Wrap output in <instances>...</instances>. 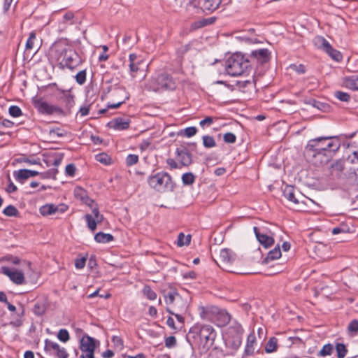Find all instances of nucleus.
<instances>
[{"instance_id":"f257e3e1","label":"nucleus","mask_w":358,"mask_h":358,"mask_svg":"<svg viewBox=\"0 0 358 358\" xmlns=\"http://www.w3.org/2000/svg\"><path fill=\"white\" fill-rule=\"evenodd\" d=\"M215 336L212 326L196 323L189 330L187 340L192 349L196 348L200 354H205L213 345Z\"/></svg>"},{"instance_id":"680f3d73","label":"nucleus","mask_w":358,"mask_h":358,"mask_svg":"<svg viewBox=\"0 0 358 358\" xmlns=\"http://www.w3.org/2000/svg\"><path fill=\"white\" fill-rule=\"evenodd\" d=\"M85 262H86V259L84 257L81 258V259H76V262H75V266L79 269L83 268L85 266Z\"/></svg>"},{"instance_id":"c9c22d12","label":"nucleus","mask_w":358,"mask_h":358,"mask_svg":"<svg viewBox=\"0 0 358 358\" xmlns=\"http://www.w3.org/2000/svg\"><path fill=\"white\" fill-rule=\"evenodd\" d=\"M348 332L351 336H355L358 334V320L355 319L352 320L348 326Z\"/></svg>"},{"instance_id":"dca6fc26","label":"nucleus","mask_w":358,"mask_h":358,"mask_svg":"<svg viewBox=\"0 0 358 358\" xmlns=\"http://www.w3.org/2000/svg\"><path fill=\"white\" fill-rule=\"evenodd\" d=\"M68 206L65 204L55 205L52 203L45 204L39 209L40 213L43 216H48L57 213H63L66 211Z\"/></svg>"},{"instance_id":"c03bdc74","label":"nucleus","mask_w":358,"mask_h":358,"mask_svg":"<svg viewBox=\"0 0 358 358\" xmlns=\"http://www.w3.org/2000/svg\"><path fill=\"white\" fill-rule=\"evenodd\" d=\"M36 39V32L31 31L29 34V36L26 43V50H31L34 48Z\"/></svg>"},{"instance_id":"79ce46f5","label":"nucleus","mask_w":358,"mask_h":358,"mask_svg":"<svg viewBox=\"0 0 358 358\" xmlns=\"http://www.w3.org/2000/svg\"><path fill=\"white\" fill-rule=\"evenodd\" d=\"M234 333L235 335L242 336L243 333V329L239 323H235L231 326L229 329V334H231Z\"/></svg>"},{"instance_id":"2eb2a0df","label":"nucleus","mask_w":358,"mask_h":358,"mask_svg":"<svg viewBox=\"0 0 358 358\" xmlns=\"http://www.w3.org/2000/svg\"><path fill=\"white\" fill-rule=\"evenodd\" d=\"M111 96L115 101H117V102L114 103H108L107 106L109 108H117L123 103H124V101L127 99H129V94L124 87L115 88L112 92Z\"/></svg>"},{"instance_id":"f03ea898","label":"nucleus","mask_w":358,"mask_h":358,"mask_svg":"<svg viewBox=\"0 0 358 358\" xmlns=\"http://www.w3.org/2000/svg\"><path fill=\"white\" fill-rule=\"evenodd\" d=\"M51 52L59 64L73 69L80 62V57L73 48L66 41H59L51 48Z\"/></svg>"},{"instance_id":"864d4df0","label":"nucleus","mask_w":358,"mask_h":358,"mask_svg":"<svg viewBox=\"0 0 358 358\" xmlns=\"http://www.w3.org/2000/svg\"><path fill=\"white\" fill-rule=\"evenodd\" d=\"M223 139L225 143H234L236 141V136L231 132H227L224 135Z\"/></svg>"},{"instance_id":"69168bd1","label":"nucleus","mask_w":358,"mask_h":358,"mask_svg":"<svg viewBox=\"0 0 358 358\" xmlns=\"http://www.w3.org/2000/svg\"><path fill=\"white\" fill-rule=\"evenodd\" d=\"M63 156H64L63 154H59V155L56 156V157H55V159H54V162H53V164L55 166H59L62 163V159H63Z\"/></svg>"},{"instance_id":"39448f33","label":"nucleus","mask_w":358,"mask_h":358,"mask_svg":"<svg viewBox=\"0 0 358 358\" xmlns=\"http://www.w3.org/2000/svg\"><path fill=\"white\" fill-rule=\"evenodd\" d=\"M165 303L167 305L166 311L170 314L185 313L187 303L177 292L170 291L164 294Z\"/></svg>"},{"instance_id":"1a4fd4ad","label":"nucleus","mask_w":358,"mask_h":358,"mask_svg":"<svg viewBox=\"0 0 358 358\" xmlns=\"http://www.w3.org/2000/svg\"><path fill=\"white\" fill-rule=\"evenodd\" d=\"M44 349L47 353L58 358L69 357V354L64 348L61 347L58 343L50 340L46 339L45 341Z\"/></svg>"},{"instance_id":"72a5a7b5","label":"nucleus","mask_w":358,"mask_h":358,"mask_svg":"<svg viewBox=\"0 0 358 358\" xmlns=\"http://www.w3.org/2000/svg\"><path fill=\"white\" fill-rule=\"evenodd\" d=\"M62 100L69 110H70L75 104L74 96L71 94L69 92L64 93Z\"/></svg>"},{"instance_id":"5fc2aeb1","label":"nucleus","mask_w":358,"mask_h":358,"mask_svg":"<svg viewBox=\"0 0 358 358\" xmlns=\"http://www.w3.org/2000/svg\"><path fill=\"white\" fill-rule=\"evenodd\" d=\"M176 338L173 336H169L165 340V345L166 348H171L176 345Z\"/></svg>"},{"instance_id":"de8ad7c7","label":"nucleus","mask_w":358,"mask_h":358,"mask_svg":"<svg viewBox=\"0 0 358 358\" xmlns=\"http://www.w3.org/2000/svg\"><path fill=\"white\" fill-rule=\"evenodd\" d=\"M333 350V345L330 343L324 345L319 352V355L322 357L330 355Z\"/></svg>"},{"instance_id":"412c9836","label":"nucleus","mask_w":358,"mask_h":358,"mask_svg":"<svg viewBox=\"0 0 358 358\" xmlns=\"http://www.w3.org/2000/svg\"><path fill=\"white\" fill-rule=\"evenodd\" d=\"M130 120L128 118L116 117L108 123L110 128L122 131L129 127Z\"/></svg>"},{"instance_id":"3c124183","label":"nucleus","mask_w":358,"mask_h":358,"mask_svg":"<svg viewBox=\"0 0 358 358\" xmlns=\"http://www.w3.org/2000/svg\"><path fill=\"white\" fill-rule=\"evenodd\" d=\"M9 114L14 117H17L22 115V110L20 107L17 106H12L8 109Z\"/></svg>"},{"instance_id":"37998d69","label":"nucleus","mask_w":358,"mask_h":358,"mask_svg":"<svg viewBox=\"0 0 358 358\" xmlns=\"http://www.w3.org/2000/svg\"><path fill=\"white\" fill-rule=\"evenodd\" d=\"M202 139L205 148H211L216 145L215 139L210 136H203Z\"/></svg>"},{"instance_id":"473e14b6","label":"nucleus","mask_w":358,"mask_h":358,"mask_svg":"<svg viewBox=\"0 0 358 358\" xmlns=\"http://www.w3.org/2000/svg\"><path fill=\"white\" fill-rule=\"evenodd\" d=\"M278 347V339L275 337H271L265 345V351L267 353H271L276 351Z\"/></svg>"},{"instance_id":"052dcab7","label":"nucleus","mask_w":358,"mask_h":358,"mask_svg":"<svg viewBox=\"0 0 358 358\" xmlns=\"http://www.w3.org/2000/svg\"><path fill=\"white\" fill-rule=\"evenodd\" d=\"M65 171L67 175L73 176L75 174L76 167L73 164H68L66 166Z\"/></svg>"},{"instance_id":"a18cd8bd","label":"nucleus","mask_w":358,"mask_h":358,"mask_svg":"<svg viewBox=\"0 0 358 358\" xmlns=\"http://www.w3.org/2000/svg\"><path fill=\"white\" fill-rule=\"evenodd\" d=\"M86 70H82L79 71L75 76L76 80L78 84L83 85L86 81Z\"/></svg>"},{"instance_id":"0e129e2a","label":"nucleus","mask_w":358,"mask_h":358,"mask_svg":"<svg viewBox=\"0 0 358 358\" xmlns=\"http://www.w3.org/2000/svg\"><path fill=\"white\" fill-rule=\"evenodd\" d=\"M94 351H81L80 358H94Z\"/></svg>"},{"instance_id":"f3484780","label":"nucleus","mask_w":358,"mask_h":358,"mask_svg":"<svg viewBox=\"0 0 358 358\" xmlns=\"http://www.w3.org/2000/svg\"><path fill=\"white\" fill-rule=\"evenodd\" d=\"M234 259L233 252L230 250L224 248L220 251L218 260L215 262L219 266L228 270L227 267L232 263Z\"/></svg>"},{"instance_id":"f8f14e48","label":"nucleus","mask_w":358,"mask_h":358,"mask_svg":"<svg viewBox=\"0 0 358 358\" xmlns=\"http://www.w3.org/2000/svg\"><path fill=\"white\" fill-rule=\"evenodd\" d=\"M271 52L268 49L262 48L251 52L250 55V61L251 63L257 64H264L270 60Z\"/></svg>"},{"instance_id":"603ef678","label":"nucleus","mask_w":358,"mask_h":358,"mask_svg":"<svg viewBox=\"0 0 358 358\" xmlns=\"http://www.w3.org/2000/svg\"><path fill=\"white\" fill-rule=\"evenodd\" d=\"M335 96L342 101L348 102L350 99V96L346 93L341 91H337L335 92Z\"/></svg>"},{"instance_id":"e2e57ef3","label":"nucleus","mask_w":358,"mask_h":358,"mask_svg":"<svg viewBox=\"0 0 358 358\" xmlns=\"http://www.w3.org/2000/svg\"><path fill=\"white\" fill-rule=\"evenodd\" d=\"M112 341H113V343H114V345L116 347H117L119 348H122V346H123V341H122V340L120 337H118V336H113Z\"/></svg>"},{"instance_id":"4468645a","label":"nucleus","mask_w":358,"mask_h":358,"mask_svg":"<svg viewBox=\"0 0 358 358\" xmlns=\"http://www.w3.org/2000/svg\"><path fill=\"white\" fill-rule=\"evenodd\" d=\"M1 273L7 275L10 280L16 285H23L25 283L24 273L17 269H11L6 266L1 268Z\"/></svg>"},{"instance_id":"58836bf2","label":"nucleus","mask_w":358,"mask_h":358,"mask_svg":"<svg viewBox=\"0 0 358 358\" xmlns=\"http://www.w3.org/2000/svg\"><path fill=\"white\" fill-rule=\"evenodd\" d=\"M182 183L185 185H191L195 181V176L192 173H186L182 176Z\"/></svg>"},{"instance_id":"ea45409f","label":"nucleus","mask_w":358,"mask_h":358,"mask_svg":"<svg viewBox=\"0 0 358 358\" xmlns=\"http://www.w3.org/2000/svg\"><path fill=\"white\" fill-rule=\"evenodd\" d=\"M143 294L149 300H155L157 299V294L154 292L151 287L148 285H145L143 289Z\"/></svg>"},{"instance_id":"20e7f679","label":"nucleus","mask_w":358,"mask_h":358,"mask_svg":"<svg viewBox=\"0 0 358 358\" xmlns=\"http://www.w3.org/2000/svg\"><path fill=\"white\" fill-rule=\"evenodd\" d=\"M227 73L231 76H238L251 70L249 59L241 53H234L225 62Z\"/></svg>"},{"instance_id":"338daca9","label":"nucleus","mask_w":358,"mask_h":358,"mask_svg":"<svg viewBox=\"0 0 358 358\" xmlns=\"http://www.w3.org/2000/svg\"><path fill=\"white\" fill-rule=\"evenodd\" d=\"M73 17H74V14L72 12H68V13H65L63 16L64 20L65 22L71 21L73 19Z\"/></svg>"},{"instance_id":"774afa93","label":"nucleus","mask_w":358,"mask_h":358,"mask_svg":"<svg viewBox=\"0 0 358 358\" xmlns=\"http://www.w3.org/2000/svg\"><path fill=\"white\" fill-rule=\"evenodd\" d=\"M148 313L152 317H157V310L152 306H150Z\"/></svg>"},{"instance_id":"a19ab883","label":"nucleus","mask_w":358,"mask_h":358,"mask_svg":"<svg viewBox=\"0 0 358 358\" xmlns=\"http://www.w3.org/2000/svg\"><path fill=\"white\" fill-rule=\"evenodd\" d=\"M336 350L338 358H344L348 353V349L343 343H337L336 345Z\"/></svg>"},{"instance_id":"a211bd4d","label":"nucleus","mask_w":358,"mask_h":358,"mask_svg":"<svg viewBox=\"0 0 358 358\" xmlns=\"http://www.w3.org/2000/svg\"><path fill=\"white\" fill-rule=\"evenodd\" d=\"M177 160L181 166H188L192 162V154L185 147L178 148L176 150Z\"/></svg>"},{"instance_id":"09e8293b","label":"nucleus","mask_w":358,"mask_h":358,"mask_svg":"<svg viewBox=\"0 0 358 358\" xmlns=\"http://www.w3.org/2000/svg\"><path fill=\"white\" fill-rule=\"evenodd\" d=\"M197 129L195 127H187L180 131L182 135H184L187 137H192L196 134Z\"/></svg>"},{"instance_id":"4d7b16f0","label":"nucleus","mask_w":358,"mask_h":358,"mask_svg":"<svg viewBox=\"0 0 358 358\" xmlns=\"http://www.w3.org/2000/svg\"><path fill=\"white\" fill-rule=\"evenodd\" d=\"M213 122V118L212 117H206L199 122V125L204 129L205 127H210Z\"/></svg>"},{"instance_id":"c85d7f7f","label":"nucleus","mask_w":358,"mask_h":358,"mask_svg":"<svg viewBox=\"0 0 358 358\" xmlns=\"http://www.w3.org/2000/svg\"><path fill=\"white\" fill-rule=\"evenodd\" d=\"M283 194L285 197L289 201L295 204L299 203L298 200L295 198L294 189L293 186H286L284 189Z\"/></svg>"},{"instance_id":"bb28decb","label":"nucleus","mask_w":358,"mask_h":358,"mask_svg":"<svg viewBox=\"0 0 358 358\" xmlns=\"http://www.w3.org/2000/svg\"><path fill=\"white\" fill-rule=\"evenodd\" d=\"M226 343L229 348L236 350L242 343V336L234 334L230 336L229 335L226 338Z\"/></svg>"},{"instance_id":"bf43d9fd","label":"nucleus","mask_w":358,"mask_h":358,"mask_svg":"<svg viewBox=\"0 0 358 358\" xmlns=\"http://www.w3.org/2000/svg\"><path fill=\"white\" fill-rule=\"evenodd\" d=\"M166 163L169 165V166L170 167V169H181V167H182L181 165L180 164V163L179 164L177 163L175 159H171V158L167 159Z\"/></svg>"},{"instance_id":"4be33fe9","label":"nucleus","mask_w":358,"mask_h":358,"mask_svg":"<svg viewBox=\"0 0 358 358\" xmlns=\"http://www.w3.org/2000/svg\"><path fill=\"white\" fill-rule=\"evenodd\" d=\"M74 196L75 197L81 201L83 203L86 204L89 207H92V204H94V201L93 199H90L87 192L80 187H76L74 189Z\"/></svg>"},{"instance_id":"8fccbe9b","label":"nucleus","mask_w":358,"mask_h":358,"mask_svg":"<svg viewBox=\"0 0 358 358\" xmlns=\"http://www.w3.org/2000/svg\"><path fill=\"white\" fill-rule=\"evenodd\" d=\"M96 159L100 163H101L103 164H106V165L109 164L110 163V160H111L110 157L105 153H101V154L96 155Z\"/></svg>"},{"instance_id":"cd10ccee","label":"nucleus","mask_w":358,"mask_h":358,"mask_svg":"<svg viewBox=\"0 0 358 358\" xmlns=\"http://www.w3.org/2000/svg\"><path fill=\"white\" fill-rule=\"evenodd\" d=\"M280 257L281 250L280 247L277 245L268 253L267 257L264 259L263 262L267 264L270 260L277 259Z\"/></svg>"},{"instance_id":"e433bc0d","label":"nucleus","mask_w":358,"mask_h":358,"mask_svg":"<svg viewBox=\"0 0 358 358\" xmlns=\"http://www.w3.org/2000/svg\"><path fill=\"white\" fill-rule=\"evenodd\" d=\"M3 213L8 217H17L19 215L18 210L13 205H9L5 208Z\"/></svg>"},{"instance_id":"f704fd0d","label":"nucleus","mask_w":358,"mask_h":358,"mask_svg":"<svg viewBox=\"0 0 358 358\" xmlns=\"http://www.w3.org/2000/svg\"><path fill=\"white\" fill-rule=\"evenodd\" d=\"M191 241V236H185L183 233H180L178 237L177 244L178 246L182 247L184 245H188Z\"/></svg>"},{"instance_id":"423d86ee","label":"nucleus","mask_w":358,"mask_h":358,"mask_svg":"<svg viewBox=\"0 0 358 358\" xmlns=\"http://www.w3.org/2000/svg\"><path fill=\"white\" fill-rule=\"evenodd\" d=\"M150 187L159 192L171 190L173 187L171 176L165 172H159L148 178Z\"/></svg>"},{"instance_id":"6e6552de","label":"nucleus","mask_w":358,"mask_h":358,"mask_svg":"<svg viewBox=\"0 0 358 358\" xmlns=\"http://www.w3.org/2000/svg\"><path fill=\"white\" fill-rule=\"evenodd\" d=\"M314 43L318 48L323 50L327 53L334 60L339 62L342 59V55L341 52L331 45V44L322 36H317L314 38Z\"/></svg>"},{"instance_id":"4c0bfd02","label":"nucleus","mask_w":358,"mask_h":358,"mask_svg":"<svg viewBox=\"0 0 358 358\" xmlns=\"http://www.w3.org/2000/svg\"><path fill=\"white\" fill-rule=\"evenodd\" d=\"M14 176L15 179L21 182L29 178L27 169H20L17 172H15Z\"/></svg>"},{"instance_id":"2f4dec72","label":"nucleus","mask_w":358,"mask_h":358,"mask_svg":"<svg viewBox=\"0 0 358 358\" xmlns=\"http://www.w3.org/2000/svg\"><path fill=\"white\" fill-rule=\"evenodd\" d=\"M47 309V304L45 301H38L34 306V313L37 315H42Z\"/></svg>"},{"instance_id":"aec40b11","label":"nucleus","mask_w":358,"mask_h":358,"mask_svg":"<svg viewBox=\"0 0 358 358\" xmlns=\"http://www.w3.org/2000/svg\"><path fill=\"white\" fill-rule=\"evenodd\" d=\"M257 346V342L256 336H255L254 331H252L248 336L243 356L248 357V356L254 355Z\"/></svg>"},{"instance_id":"5701e85b","label":"nucleus","mask_w":358,"mask_h":358,"mask_svg":"<svg viewBox=\"0 0 358 358\" xmlns=\"http://www.w3.org/2000/svg\"><path fill=\"white\" fill-rule=\"evenodd\" d=\"M231 320V315L225 310L218 308V313H216L213 322L218 327H224L227 325Z\"/></svg>"},{"instance_id":"9d476101","label":"nucleus","mask_w":358,"mask_h":358,"mask_svg":"<svg viewBox=\"0 0 358 358\" xmlns=\"http://www.w3.org/2000/svg\"><path fill=\"white\" fill-rule=\"evenodd\" d=\"M90 208H92L93 215L86 214L85 215V220L87 222L88 228L92 231H94L96 229L97 224L102 222L104 217L103 215L99 213L96 204H92V207Z\"/></svg>"},{"instance_id":"393cba45","label":"nucleus","mask_w":358,"mask_h":358,"mask_svg":"<svg viewBox=\"0 0 358 358\" xmlns=\"http://www.w3.org/2000/svg\"><path fill=\"white\" fill-rule=\"evenodd\" d=\"M80 350L81 351H94L95 350V340L89 336H83L80 339Z\"/></svg>"},{"instance_id":"6ab92c4d","label":"nucleus","mask_w":358,"mask_h":358,"mask_svg":"<svg viewBox=\"0 0 358 358\" xmlns=\"http://www.w3.org/2000/svg\"><path fill=\"white\" fill-rule=\"evenodd\" d=\"M129 69L132 78L136 77V74L140 70L143 64V59L135 53H131L129 56Z\"/></svg>"},{"instance_id":"9b49d317","label":"nucleus","mask_w":358,"mask_h":358,"mask_svg":"<svg viewBox=\"0 0 358 358\" xmlns=\"http://www.w3.org/2000/svg\"><path fill=\"white\" fill-rule=\"evenodd\" d=\"M34 106L37 108L39 113L45 115L52 114H62L63 110L61 108L52 105L42 99L36 100L34 102Z\"/></svg>"},{"instance_id":"a878e982","label":"nucleus","mask_w":358,"mask_h":358,"mask_svg":"<svg viewBox=\"0 0 358 358\" xmlns=\"http://www.w3.org/2000/svg\"><path fill=\"white\" fill-rule=\"evenodd\" d=\"M342 84L348 89L358 91V75H352L343 78Z\"/></svg>"},{"instance_id":"13d9d810","label":"nucleus","mask_w":358,"mask_h":358,"mask_svg":"<svg viewBox=\"0 0 358 358\" xmlns=\"http://www.w3.org/2000/svg\"><path fill=\"white\" fill-rule=\"evenodd\" d=\"M289 69L292 70L299 73H305V66L303 64H291L289 66Z\"/></svg>"},{"instance_id":"ddd939ff","label":"nucleus","mask_w":358,"mask_h":358,"mask_svg":"<svg viewBox=\"0 0 358 358\" xmlns=\"http://www.w3.org/2000/svg\"><path fill=\"white\" fill-rule=\"evenodd\" d=\"M218 307L213 305H201L198 307V313L202 320L213 322L216 313H218Z\"/></svg>"},{"instance_id":"6e6d98bb","label":"nucleus","mask_w":358,"mask_h":358,"mask_svg":"<svg viewBox=\"0 0 358 358\" xmlns=\"http://www.w3.org/2000/svg\"><path fill=\"white\" fill-rule=\"evenodd\" d=\"M138 157L136 155H129L126 159L128 166H132L138 162Z\"/></svg>"},{"instance_id":"0eeeda50","label":"nucleus","mask_w":358,"mask_h":358,"mask_svg":"<svg viewBox=\"0 0 358 358\" xmlns=\"http://www.w3.org/2000/svg\"><path fill=\"white\" fill-rule=\"evenodd\" d=\"M150 88L155 92L159 90H173L176 88V83L169 74L163 73L152 79Z\"/></svg>"},{"instance_id":"c756f323","label":"nucleus","mask_w":358,"mask_h":358,"mask_svg":"<svg viewBox=\"0 0 358 358\" xmlns=\"http://www.w3.org/2000/svg\"><path fill=\"white\" fill-rule=\"evenodd\" d=\"M94 240L97 243H106L113 241V236L110 234L98 232L94 236Z\"/></svg>"},{"instance_id":"b1692460","label":"nucleus","mask_w":358,"mask_h":358,"mask_svg":"<svg viewBox=\"0 0 358 358\" xmlns=\"http://www.w3.org/2000/svg\"><path fill=\"white\" fill-rule=\"evenodd\" d=\"M253 230L257 239L262 245L264 246L265 248H268L273 244L274 239L271 236L261 233L257 227H254Z\"/></svg>"},{"instance_id":"7ed1b4c3","label":"nucleus","mask_w":358,"mask_h":358,"mask_svg":"<svg viewBox=\"0 0 358 358\" xmlns=\"http://www.w3.org/2000/svg\"><path fill=\"white\" fill-rule=\"evenodd\" d=\"M340 148L338 139L331 137H319L308 141L306 149L313 152V156L317 154H324L326 152H336Z\"/></svg>"},{"instance_id":"7c9ffc66","label":"nucleus","mask_w":358,"mask_h":358,"mask_svg":"<svg viewBox=\"0 0 358 358\" xmlns=\"http://www.w3.org/2000/svg\"><path fill=\"white\" fill-rule=\"evenodd\" d=\"M221 3V0H205L203 4L204 10L213 11L216 10Z\"/></svg>"},{"instance_id":"49530a36","label":"nucleus","mask_w":358,"mask_h":358,"mask_svg":"<svg viewBox=\"0 0 358 358\" xmlns=\"http://www.w3.org/2000/svg\"><path fill=\"white\" fill-rule=\"evenodd\" d=\"M57 338L60 341L64 343L67 342L70 338L69 334L65 329H62L59 331Z\"/></svg>"}]
</instances>
